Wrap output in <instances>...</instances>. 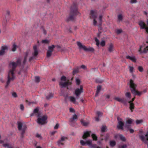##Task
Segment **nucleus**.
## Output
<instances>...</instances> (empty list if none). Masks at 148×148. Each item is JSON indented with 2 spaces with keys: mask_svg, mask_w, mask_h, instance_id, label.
<instances>
[{
  "mask_svg": "<svg viewBox=\"0 0 148 148\" xmlns=\"http://www.w3.org/2000/svg\"><path fill=\"white\" fill-rule=\"evenodd\" d=\"M145 137L146 139H145V137L143 135H140L139 136L141 140L144 142L145 144L147 145V147L148 148V131L145 135Z\"/></svg>",
  "mask_w": 148,
  "mask_h": 148,
  "instance_id": "11",
  "label": "nucleus"
},
{
  "mask_svg": "<svg viewBox=\"0 0 148 148\" xmlns=\"http://www.w3.org/2000/svg\"><path fill=\"white\" fill-rule=\"evenodd\" d=\"M35 116L38 117L37 123L40 124H43L47 123L46 121L47 119V116L46 115H43L41 112H33V113L31 114V116Z\"/></svg>",
  "mask_w": 148,
  "mask_h": 148,
  "instance_id": "3",
  "label": "nucleus"
},
{
  "mask_svg": "<svg viewBox=\"0 0 148 148\" xmlns=\"http://www.w3.org/2000/svg\"><path fill=\"white\" fill-rule=\"evenodd\" d=\"M105 42L104 40L102 41L100 43V45L102 47L104 46L105 45Z\"/></svg>",
  "mask_w": 148,
  "mask_h": 148,
  "instance_id": "44",
  "label": "nucleus"
},
{
  "mask_svg": "<svg viewBox=\"0 0 148 148\" xmlns=\"http://www.w3.org/2000/svg\"><path fill=\"white\" fill-rule=\"evenodd\" d=\"M116 145V143L115 141L112 140L110 142V146L111 147H113Z\"/></svg>",
  "mask_w": 148,
  "mask_h": 148,
  "instance_id": "29",
  "label": "nucleus"
},
{
  "mask_svg": "<svg viewBox=\"0 0 148 148\" xmlns=\"http://www.w3.org/2000/svg\"><path fill=\"white\" fill-rule=\"evenodd\" d=\"M70 84V83L68 80L66 79L65 76H62L61 77L60 81L59 82V85L61 88L66 87Z\"/></svg>",
  "mask_w": 148,
  "mask_h": 148,
  "instance_id": "6",
  "label": "nucleus"
},
{
  "mask_svg": "<svg viewBox=\"0 0 148 148\" xmlns=\"http://www.w3.org/2000/svg\"><path fill=\"white\" fill-rule=\"evenodd\" d=\"M69 110H70V111H74V109L72 108H70L69 109Z\"/></svg>",
  "mask_w": 148,
  "mask_h": 148,
  "instance_id": "61",
  "label": "nucleus"
},
{
  "mask_svg": "<svg viewBox=\"0 0 148 148\" xmlns=\"http://www.w3.org/2000/svg\"><path fill=\"white\" fill-rule=\"evenodd\" d=\"M31 53V52L30 51H28L26 53L25 56L24 57V59L23 61V63L24 64L25 62L27 57H28L30 54Z\"/></svg>",
  "mask_w": 148,
  "mask_h": 148,
  "instance_id": "21",
  "label": "nucleus"
},
{
  "mask_svg": "<svg viewBox=\"0 0 148 148\" xmlns=\"http://www.w3.org/2000/svg\"><path fill=\"white\" fill-rule=\"evenodd\" d=\"M26 103L29 105H30L31 103H33V102H30L27 100H26Z\"/></svg>",
  "mask_w": 148,
  "mask_h": 148,
  "instance_id": "55",
  "label": "nucleus"
},
{
  "mask_svg": "<svg viewBox=\"0 0 148 148\" xmlns=\"http://www.w3.org/2000/svg\"><path fill=\"white\" fill-rule=\"evenodd\" d=\"M17 124L18 130L21 131V138H23L24 137V134L27 128V126L25 124H23L21 122H18Z\"/></svg>",
  "mask_w": 148,
  "mask_h": 148,
  "instance_id": "5",
  "label": "nucleus"
},
{
  "mask_svg": "<svg viewBox=\"0 0 148 148\" xmlns=\"http://www.w3.org/2000/svg\"><path fill=\"white\" fill-rule=\"evenodd\" d=\"M76 82L77 84L79 85L80 83V81L78 78H76Z\"/></svg>",
  "mask_w": 148,
  "mask_h": 148,
  "instance_id": "46",
  "label": "nucleus"
},
{
  "mask_svg": "<svg viewBox=\"0 0 148 148\" xmlns=\"http://www.w3.org/2000/svg\"><path fill=\"white\" fill-rule=\"evenodd\" d=\"M114 99L115 100L123 103H125V100L124 98H121L119 97H116L114 98Z\"/></svg>",
  "mask_w": 148,
  "mask_h": 148,
  "instance_id": "19",
  "label": "nucleus"
},
{
  "mask_svg": "<svg viewBox=\"0 0 148 148\" xmlns=\"http://www.w3.org/2000/svg\"><path fill=\"white\" fill-rule=\"evenodd\" d=\"M81 144L83 146L85 145H86V141L85 142L83 140H81L80 141Z\"/></svg>",
  "mask_w": 148,
  "mask_h": 148,
  "instance_id": "41",
  "label": "nucleus"
},
{
  "mask_svg": "<svg viewBox=\"0 0 148 148\" xmlns=\"http://www.w3.org/2000/svg\"><path fill=\"white\" fill-rule=\"evenodd\" d=\"M138 69L139 70V71L141 72H142L143 70V68L142 66H139L138 67Z\"/></svg>",
  "mask_w": 148,
  "mask_h": 148,
  "instance_id": "47",
  "label": "nucleus"
},
{
  "mask_svg": "<svg viewBox=\"0 0 148 148\" xmlns=\"http://www.w3.org/2000/svg\"><path fill=\"white\" fill-rule=\"evenodd\" d=\"M56 132V131H53L51 133V134L52 135H53Z\"/></svg>",
  "mask_w": 148,
  "mask_h": 148,
  "instance_id": "62",
  "label": "nucleus"
},
{
  "mask_svg": "<svg viewBox=\"0 0 148 148\" xmlns=\"http://www.w3.org/2000/svg\"><path fill=\"white\" fill-rule=\"evenodd\" d=\"M102 113L101 112H97V114L98 116L95 117V120L96 121H99V117L101 116L102 115Z\"/></svg>",
  "mask_w": 148,
  "mask_h": 148,
  "instance_id": "25",
  "label": "nucleus"
},
{
  "mask_svg": "<svg viewBox=\"0 0 148 148\" xmlns=\"http://www.w3.org/2000/svg\"><path fill=\"white\" fill-rule=\"evenodd\" d=\"M118 124L117 126V128L118 130H123V127L124 125L123 122L121 121V119L119 117L117 118Z\"/></svg>",
  "mask_w": 148,
  "mask_h": 148,
  "instance_id": "9",
  "label": "nucleus"
},
{
  "mask_svg": "<svg viewBox=\"0 0 148 148\" xmlns=\"http://www.w3.org/2000/svg\"><path fill=\"white\" fill-rule=\"evenodd\" d=\"M40 81V78L39 77L36 76L35 77V81L36 82H39Z\"/></svg>",
  "mask_w": 148,
  "mask_h": 148,
  "instance_id": "38",
  "label": "nucleus"
},
{
  "mask_svg": "<svg viewBox=\"0 0 148 148\" xmlns=\"http://www.w3.org/2000/svg\"><path fill=\"white\" fill-rule=\"evenodd\" d=\"M67 139L68 138L67 137L61 136L60 139L57 142L58 145L59 146L61 145H64V142L66 140H67Z\"/></svg>",
  "mask_w": 148,
  "mask_h": 148,
  "instance_id": "10",
  "label": "nucleus"
},
{
  "mask_svg": "<svg viewBox=\"0 0 148 148\" xmlns=\"http://www.w3.org/2000/svg\"><path fill=\"white\" fill-rule=\"evenodd\" d=\"M101 88V87L99 85L97 86V90L96 91V94L95 95L96 96H97L98 95V94L99 93V92H100V90Z\"/></svg>",
  "mask_w": 148,
  "mask_h": 148,
  "instance_id": "30",
  "label": "nucleus"
},
{
  "mask_svg": "<svg viewBox=\"0 0 148 148\" xmlns=\"http://www.w3.org/2000/svg\"><path fill=\"white\" fill-rule=\"evenodd\" d=\"M4 141L3 140H0V143H4Z\"/></svg>",
  "mask_w": 148,
  "mask_h": 148,
  "instance_id": "63",
  "label": "nucleus"
},
{
  "mask_svg": "<svg viewBox=\"0 0 148 148\" xmlns=\"http://www.w3.org/2000/svg\"><path fill=\"white\" fill-rule=\"evenodd\" d=\"M36 137H37V138H41L40 135L38 134H37L36 135Z\"/></svg>",
  "mask_w": 148,
  "mask_h": 148,
  "instance_id": "59",
  "label": "nucleus"
},
{
  "mask_svg": "<svg viewBox=\"0 0 148 148\" xmlns=\"http://www.w3.org/2000/svg\"><path fill=\"white\" fill-rule=\"evenodd\" d=\"M17 47V46H16L15 44L13 45L12 47V51H15Z\"/></svg>",
  "mask_w": 148,
  "mask_h": 148,
  "instance_id": "35",
  "label": "nucleus"
},
{
  "mask_svg": "<svg viewBox=\"0 0 148 148\" xmlns=\"http://www.w3.org/2000/svg\"><path fill=\"white\" fill-rule=\"evenodd\" d=\"M81 68L83 69H85L86 68V66L85 65H82L81 66Z\"/></svg>",
  "mask_w": 148,
  "mask_h": 148,
  "instance_id": "60",
  "label": "nucleus"
},
{
  "mask_svg": "<svg viewBox=\"0 0 148 148\" xmlns=\"http://www.w3.org/2000/svg\"><path fill=\"white\" fill-rule=\"evenodd\" d=\"M70 100L72 102L75 104H77V103L76 102L75 98L71 96L69 97Z\"/></svg>",
  "mask_w": 148,
  "mask_h": 148,
  "instance_id": "26",
  "label": "nucleus"
},
{
  "mask_svg": "<svg viewBox=\"0 0 148 148\" xmlns=\"http://www.w3.org/2000/svg\"><path fill=\"white\" fill-rule=\"evenodd\" d=\"M49 41L47 40H43L42 41V42L43 43H47Z\"/></svg>",
  "mask_w": 148,
  "mask_h": 148,
  "instance_id": "48",
  "label": "nucleus"
},
{
  "mask_svg": "<svg viewBox=\"0 0 148 148\" xmlns=\"http://www.w3.org/2000/svg\"><path fill=\"white\" fill-rule=\"evenodd\" d=\"M83 92V87L82 86H80L79 88H77L75 90V94L76 97H78Z\"/></svg>",
  "mask_w": 148,
  "mask_h": 148,
  "instance_id": "12",
  "label": "nucleus"
},
{
  "mask_svg": "<svg viewBox=\"0 0 148 148\" xmlns=\"http://www.w3.org/2000/svg\"><path fill=\"white\" fill-rule=\"evenodd\" d=\"M126 97L128 98H131V94L130 92H127L125 94Z\"/></svg>",
  "mask_w": 148,
  "mask_h": 148,
  "instance_id": "34",
  "label": "nucleus"
},
{
  "mask_svg": "<svg viewBox=\"0 0 148 148\" xmlns=\"http://www.w3.org/2000/svg\"><path fill=\"white\" fill-rule=\"evenodd\" d=\"M133 121V119L130 118H128L126 121L125 127L127 128H129V126L132 124Z\"/></svg>",
  "mask_w": 148,
  "mask_h": 148,
  "instance_id": "15",
  "label": "nucleus"
},
{
  "mask_svg": "<svg viewBox=\"0 0 148 148\" xmlns=\"http://www.w3.org/2000/svg\"><path fill=\"white\" fill-rule=\"evenodd\" d=\"M59 126V125L58 123H57V124H56V125L55 126V127H54V129H57L58 128Z\"/></svg>",
  "mask_w": 148,
  "mask_h": 148,
  "instance_id": "52",
  "label": "nucleus"
},
{
  "mask_svg": "<svg viewBox=\"0 0 148 148\" xmlns=\"http://www.w3.org/2000/svg\"><path fill=\"white\" fill-rule=\"evenodd\" d=\"M96 82L97 83H101L102 82V81L101 80H99L98 79H96Z\"/></svg>",
  "mask_w": 148,
  "mask_h": 148,
  "instance_id": "57",
  "label": "nucleus"
},
{
  "mask_svg": "<svg viewBox=\"0 0 148 148\" xmlns=\"http://www.w3.org/2000/svg\"><path fill=\"white\" fill-rule=\"evenodd\" d=\"M123 19V16L121 14L118 15V21L120 22L122 21Z\"/></svg>",
  "mask_w": 148,
  "mask_h": 148,
  "instance_id": "31",
  "label": "nucleus"
},
{
  "mask_svg": "<svg viewBox=\"0 0 148 148\" xmlns=\"http://www.w3.org/2000/svg\"><path fill=\"white\" fill-rule=\"evenodd\" d=\"M40 110V108L39 107H37L36 108H35L34 111H38Z\"/></svg>",
  "mask_w": 148,
  "mask_h": 148,
  "instance_id": "56",
  "label": "nucleus"
},
{
  "mask_svg": "<svg viewBox=\"0 0 148 148\" xmlns=\"http://www.w3.org/2000/svg\"><path fill=\"white\" fill-rule=\"evenodd\" d=\"M33 49L34 50V52L33 53V55L34 56H36L38 53V52L37 50V46L35 45L34 46Z\"/></svg>",
  "mask_w": 148,
  "mask_h": 148,
  "instance_id": "22",
  "label": "nucleus"
},
{
  "mask_svg": "<svg viewBox=\"0 0 148 148\" xmlns=\"http://www.w3.org/2000/svg\"><path fill=\"white\" fill-rule=\"evenodd\" d=\"M139 25L141 29H145L147 32L148 33V19L147 21V25H145L144 22L142 21H140L139 23Z\"/></svg>",
  "mask_w": 148,
  "mask_h": 148,
  "instance_id": "8",
  "label": "nucleus"
},
{
  "mask_svg": "<svg viewBox=\"0 0 148 148\" xmlns=\"http://www.w3.org/2000/svg\"><path fill=\"white\" fill-rule=\"evenodd\" d=\"M148 51V46L146 47L145 48L144 47L143 45H141L138 50L139 52L140 53H146Z\"/></svg>",
  "mask_w": 148,
  "mask_h": 148,
  "instance_id": "14",
  "label": "nucleus"
},
{
  "mask_svg": "<svg viewBox=\"0 0 148 148\" xmlns=\"http://www.w3.org/2000/svg\"><path fill=\"white\" fill-rule=\"evenodd\" d=\"M127 145H119V148H127Z\"/></svg>",
  "mask_w": 148,
  "mask_h": 148,
  "instance_id": "43",
  "label": "nucleus"
},
{
  "mask_svg": "<svg viewBox=\"0 0 148 148\" xmlns=\"http://www.w3.org/2000/svg\"><path fill=\"white\" fill-rule=\"evenodd\" d=\"M119 137L120 138V139L122 141L125 142L126 141V139L125 138L123 135L121 134H120L119 135Z\"/></svg>",
  "mask_w": 148,
  "mask_h": 148,
  "instance_id": "27",
  "label": "nucleus"
},
{
  "mask_svg": "<svg viewBox=\"0 0 148 148\" xmlns=\"http://www.w3.org/2000/svg\"><path fill=\"white\" fill-rule=\"evenodd\" d=\"M106 126H103L101 129V131L102 132H105L106 131Z\"/></svg>",
  "mask_w": 148,
  "mask_h": 148,
  "instance_id": "36",
  "label": "nucleus"
},
{
  "mask_svg": "<svg viewBox=\"0 0 148 148\" xmlns=\"http://www.w3.org/2000/svg\"><path fill=\"white\" fill-rule=\"evenodd\" d=\"M91 131H86L84 133L82 136V138L84 139H85L87 138L90 136Z\"/></svg>",
  "mask_w": 148,
  "mask_h": 148,
  "instance_id": "20",
  "label": "nucleus"
},
{
  "mask_svg": "<svg viewBox=\"0 0 148 148\" xmlns=\"http://www.w3.org/2000/svg\"><path fill=\"white\" fill-rule=\"evenodd\" d=\"M98 12L96 10H91L90 12V18L93 20V23L95 25L100 26L102 23V15L98 16Z\"/></svg>",
  "mask_w": 148,
  "mask_h": 148,
  "instance_id": "2",
  "label": "nucleus"
},
{
  "mask_svg": "<svg viewBox=\"0 0 148 148\" xmlns=\"http://www.w3.org/2000/svg\"><path fill=\"white\" fill-rule=\"evenodd\" d=\"M73 18H74V17H73V16H70L69 17V19L71 20H73Z\"/></svg>",
  "mask_w": 148,
  "mask_h": 148,
  "instance_id": "58",
  "label": "nucleus"
},
{
  "mask_svg": "<svg viewBox=\"0 0 148 148\" xmlns=\"http://www.w3.org/2000/svg\"><path fill=\"white\" fill-rule=\"evenodd\" d=\"M77 44L79 49H83L85 51H94V49L90 47H87L85 45H83L80 42H77Z\"/></svg>",
  "mask_w": 148,
  "mask_h": 148,
  "instance_id": "7",
  "label": "nucleus"
},
{
  "mask_svg": "<svg viewBox=\"0 0 148 148\" xmlns=\"http://www.w3.org/2000/svg\"><path fill=\"white\" fill-rule=\"evenodd\" d=\"M122 30L121 29H117L116 31V33L118 34L121 33L122 32Z\"/></svg>",
  "mask_w": 148,
  "mask_h": 148,
  "instance_id": "50",
  "label": "nucleus"
},
{
  "mask_svg": "<svg viewBox=\"0 0 148 148\" xmlns=\"http://www.w3.org/2000/svg\"><path fill=\"white\" fill-rule=\"evenodd\" d=\"M143 122V121L142 120H137L136 121V123L137 124H139L142 123Z\"/></svg>",
  "mask_w": 148,
  "mask_h": 148,
  "instance_id": "39",
  "label": "nucleus"
},
{
  "mask_svg": "<svg viewBox=\"0 0 148 148\" xmlns=\"http://www.w3.org/2000/svg\"><path fill=\"white\" fill-rule=\"evenodd\" d=\"M53 97V94L51 93H50L49 96H46V98L47 99H49L51 98H52Z\"/></svg>",
  "mask_w": 148,
  "mask_h": 148,
  "instance_id": "42",
  "label": "nucleus"
},
{
  "mask_svg": "<svg viewBox=\"0 0 148 148\" xmlns=\"http://www.w3.org/2000/svg\"><path fill=\"white\" fill-rule=\"evenodd\" d=\"M12 95L14 97H17L16 94L15 92H12Z\"/></svg>",
  "mask_w": 148,
  "mask_h": 148,
  "instance_id": "49",
  "label": "nucleus"
},
{
  "mask_svg": "<svg viewBox=\"0 0 148 148\" xmlns=\"http://www.w3.org/2000/svg\"><path fill=\"white\" fill-rule=\"evenodd\" d=\"M129 67L130 69V72L131 73H132L133 71V70L134 69V67L132 66H129Z\"/></svg>",
  "mask_w": 148,
  "mask_h": 148,
  "instance_id": "45",
  "label": "nucleus"
},
{
  "mask_svg": "<svg viewBox=\"0 0 148 148\" xmlns=\"http://www.w3.org/2000/svg\"><path fill=\"white\" fill-rule=\"evenodd\" d=\"M20 108L21 110H24V107L23 104H21L20 106Z\"/></svg>",
  "mask_w": 148,
  "mask_h": 148,
  "instance_id": "53",
  "label": "nucleus"
},
{
  "mask_svg": "<svg viewBox=\"0 0 148 148\" xmlns=\"http://www.w3.org/2000/svg\"><path fill=\"white\" fill-rule=\"evenodd\" d=\"M0 81L2 82H4V81L2 79H0Z\"/></svg>",
  "mask_w": 148,
  "mask_h": 148,
  "instance_id": "64",
  "label": "nucleus"
},
{
  "mask_svg": "<svg viewBox=\"0 0 148 148\" xmlns=\"http://www.w3.org/2000/svg\"><path fill=\"white\" fill-rule=\"evenodd\" d=\"M86 144L88 145H91L92 144V141L91 140H88L86 141Z\"/></svg>",
  "mask_w": 148,
  "mask_h": 148,
  "instance_id": "33",
  "label": "nucleus"
},
{
  "mask_svg": "<svg viewBox=\"0 0 148 148\" xmlns=\"http://www.w3.org/2000/svg\"><path fill=\"white\" fill-rule=\"evenodd\" d=\"M91 136L93 140L97 141V137L95 134H92L91 135Z\"/></svg>",
  "mask_w": 148,
  "mask_h": 148,
  "instance_id": "32",
  "label": "nucleus"
},
{
  "mask_svg": "<svg viewBox=\"0 0 148 148\" xmlns=\"http://www.w3.org/2000/svg\"><path fill=\"white\" fill-rule=\"evenodd\" d=\"M81 122L82 125L84 126H86L89 124V123L88 122H86L83 119H82L81 120Z\"/></svg>",
  "mask_w": 148,
  "mask_h": 148,
  "instance_id": "28",
  "label": "nucleus"
},
{
  "mask_svg": "<svg viewBox=\"0 0 148 148\" xmlns=\"http://www.w3.org/2000/svg\"><path fill=\"white\" fill-rule=\"evenodd\" d=\"M134 98H133L132 99V101H130L129 103L130 104V108L131 110H132L134 108V105L132 103V102L134 100Z\"/></svg>",
  "mask_w": 148,
  "mask_h": 148,
  "instance_id": "24",
  "label": "nucleus"
},
{
  "mask_svg": "<svg viewBox=\"0 0 148 148\" xmlns=\"http://www.w3.org/2000/svg\"><path fill=\"white\" fill-rule=\"evenodd\" d=\"M3 146L5 147L9 148L10 146L9 145V144L8 143H3Z\"/></svg>",
  "mask_w": 148,
  "mask_h": 148,
  "instance_id": "40",
  "label": "nucleus"
},
{
  "mask_svg": "<svg viewBox=\"0 0 148 148\" xmlns=\"http://www.w3.org/2000/svg\"><path fill=\"white\" fill-rule=\"evenodd\" d=\"M8 49L6 46H2L1 47V50L0 51V56H2L4 54L5 51Z\"/></svg>",
  "mask_w": 148,
  "mask_h": 148,
  "instance_id": "18",
  "label": "nucleus"
},
{
  "mask_svg": "<svg viewBox=\"0 0 148 148\" xmlns=\"http://www.w3.org/2000/svg\"><path fill=\"white\" fill-rule=\"evenodd\" d=\"M78 118L76 114L73 115L72 117L69 119V122L71 124L75 123Z\"/></svg>",
  "mask_w": 148,
  "mask_h": 148,
  "instance_id": "16",
  "label": "nucleus"
},
{
  "mask_svg": "<svg viewBox=\"0 0 148 148\" xmlns=\"http://www.w3.org/2000/svg\"><path fill=\"white\" fill-rule=\"evenodd\" d=\"M108 50L110 52H112L114 50V45L112 43L109 44L108 45Z\"/></svg>",
  "mask_w": 148,
  "mask_h": 148,
  "instance_id": "17",
  "label": "nucleus"
},
{
  "mask_svg": "<svg viewBox=\"0 0 148 148\" xmlns=\"http://www.w3.org/2000/svg\"><path fill=\"white\" fill-rule=\"evenodd\" d=\"M21 59L19 58L18 60L16 62H14L10 63L9 65V70L8 71L7 75V81L5 87L7 88L11 82L14 80L15 78L14 71L16 67L18 65L20 64Z\"/></svg>",
  "mask_w": 148,
  "mask_h": 148,
  "instance_id": "1",
  "label": "nucleus"
},
{
  "mask_svg": "<svg viewBox=\"0 0 148 148\" xmlns=\"http://www.w3.org/2000/svg\"><path fill=\"white\" fill-rule=\"evenodd\" d=\"M95 41L96 42V44L97 46H99V40L97 39V38H95Z\"/></svg>",
  "mask_w": 148,
  "mask_h": 148,
  "instance_id": "37",
  "label": "nucleus"
},
{
  "mask_svg": "<svg viewBox=\"0 0 148 148\" xmlns=\"http://www.w3.org/2000/svg\"><path fill=\"white\" fill-rule=\"evenodd\" d=\"M137 2L136 0H131L130 3H136Z\"/></svg>",
  "mask_w": 148,
  "mask_h": 148,
  "instance_id": "51",
  "label": "nucleus"
},
{
  "mask_svg": "<svg viewBox=\"0 0 148 148\" xmlns=\"http://www.w3.org/2000/svg\"><path fill=\"white\" fill-rule=\"evenodd\" d=\"M130 87L131 91L132 94L135 95L140 96L143 93H145L146 92V90H144L142 92H139L136 89V85L134 83V81L131 79L130 82Z\"/></svg>",
  "mask_w": 148,
  "mask_h": 148,
  "instance_id": "4",
  "label": "nucleus"
},
{
  "mask_svg": "<svg viewBox=\"0 0 148 148\" xmlns=\"http://www.w3.org/2000/svg\"><path fill=\"white\" fill-rule=\"evenodd\" d=\"M55 47L54 45L49 47V50L47 51V57L49 58L51 56L52 54V52L53 51V49Z\"/></svg>",
  "mask_w": 148,
  "mask_h": 148,
  "instance_id": "13",
  "label": "nucleus"
},
{
  "mask_svg": "<svg viewBox=\"0 0 148 148\" xmlns=\"http://www.w3.org/2000/svg\"><path fill=\"white\" fill-rule=\"evenodd\" d=\"M129 131L130 133H133L134 132V130L132 129H130Z\"/></svg>",
  "mask_w": 148,
  "mask_h": 148,
  "instance_id": "54",
  "label": "nucleus"
},
{
  "mask_svg": "<svg viewBox=\"0 0 148 148\" xmlns=\"http://www.w3.org/2000/svg\"><path fill=\"white\" fill-rule=\"evenodd\" d=\"M126 58L127 59H129L133 62H136V58L135 56H126Z\"/></svg>",
  "mask_w": 148,
  "mask_h": 148,
  "instance_id": "23",
  "label": "nucleus"
}]
</instances>
